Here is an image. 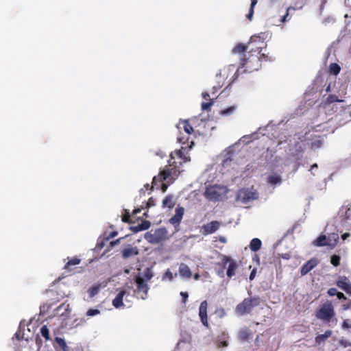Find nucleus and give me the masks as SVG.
Wrapping results in <instances>:
<instances>
[{
    "label": "nucleus",
    "instance_id": "1",
    "mask_svg": "<svg viewBox=\"0 0 351 351\" xmlns=\"http://www.w3.org/2000/svg\"><path fill=\"white\" fill-rule=\"evenodd\" d=\"M183 149L182 147V149L171 153L170 159L168 160L169 165L160 171L158 176L154 177L152 187L158 188L159 186L157 183L163 181L171 183L178 177L180 172L182 171L181 169L182 163L190 161V157L184 154Z\"/></svg>",
    "mask_w": 351,
    "mask_h": 351
},
{
    "label": "nucleus",
    "instance_id": "2",
    "mask_svg": "<svg viewBox=\"0 0 351 351\" xmlns=\"http://www.w3.org/2000/svg\"><path fill=\"white\" fill-rule=\"evenodd\" d=\"M262 48L263 47L260 46L257 47L256 49H252L250 53H256V54L254 55L252 53L250 54L247 58H243L234 76L237 77L240 73L258 71L261 66V59H263L265 61L273 60L271 58H269L268 56L264 53L261 54V56H258L261 52Z\"/></svg>",
    "mask_w": 351,
    "mask_h": 351
},
{
    "label": "nucleus",
    "instance_id": "3",
    "mask_svg": "<svg viewBox=\"0 0 351 351\" xmlns=\"http://www.w3.org/2000/svg\"><path fill=\"white\" fill-rule=\"evenodd\" d=\"M339 230L342 232L341 239L345 241L351 237V204L343 206L338 213Z\"/></svg>",
    "mask_w": 351,
    "mask_h": 351
},
{
    "label": "nucleus",
    "instance_id": "4",
    "mask_svg": "<svg viewBox=\"0 0 351 351\" xmlns=\"http://www.w3.org/2000/svg\"><path fill=\"white\" fill-rule=\"evenodd\" d=\"M227 191V188L224 186H209L206 189L204 196L212 202L221 201L226 198Z\"/></svg>",
    "mask_w": 351,
    "mask_h": 351
},
{
    "label": "nucleus",
    "instance_id": "5",
    "mask_svg": "<svg viewBox=\"0 0 351 351\" xmlns=\"http://www.w3.org/2000/svg\"><path fill=\"white\" fill-rule=\"evenodd\" d=\"M335 310L332 302L326 301L316 312V317L328 324V326H330V322L335 316Z\"/></svg>",
    "mask_w": 351,
    "mask_h": 351
},
{
    "label": "nucleus",
    "instance_id": "6",
    "mask_svg": "<svg viewBox=\"0 0 351 351\" xmlns=\"http://www.w3.org/2000/svg\"><path fill=\"white\" fill-rule=\"evenodd\" d=\"M261 303L258 296L245 298L235 308L236 313L239 315L250 313L254 307L258 306Z\"/></svg>",
    "mask_w": 351,
    "mask_h": 351
},
{
    "label": "nucleus",
    "instance_id": "7",
    "mask_svg": "<svg viewBox=\"0 0 351 351\" xmlns=\"http://www.w3.org/2000/svg\"><path fill=\"white\" fill-rule=\"evenodd\" d=\"M168 231L164 227L158 228L145 234L144 238L152 244H158L167 239Z\"/></svg>",
    "mask_w": 351,
    "mask_h": 351
},
{
    "label": "nucleus",
    "instance_id": "8",
    "mask_svg": "<svg viewBox=\"0 0 351 351\" xmlns=\"http://www.w3.org/2000/svg\"><path fill=\"white\" fill-rule=\"evenodd\" d=\"M132 289V286L125 285L119 291L115 298L112 300V305L116 308L125 306V305L123 304V298L125 297V301L128 302V297L130 296V291Z\"/></svg>",
    "mask_w": 351,
    "mask_h": 351
},
{
    "label": "nucleus",
    "instance_id": "9",
    "mask_svg": "<svg viewBox=\"0 0 351 351\" xmlns=\"http://www.w3.org/2000/svg\"><path fill=\"white\" fill-rule=\"evenodd\" d=\"M258 195L253 189H243L239 191L237 199L243 204H247L252 200L258 199Z\"/></svg>",
    "mask_w": 351,
    "mask_h": 351
},
{
    "label": "nucleus",
    "instance_id": "10",
    "mask_svg": "<svg viewBox=\"0 0 351 351\" xmlns=\"http://www.w3.org/2000/svg\"><path fill=\"white\" fill-rule=\"evenodd\" d=\"M228 263L229 264L227 269L226 275L228 278H230L235 275L236 271L238 269V264L235 261L232 260L230 257L223 256L221 259V265H223V267L225 268Z\"/></svg>",
    "mask_w": 351,
    "mask_h": 351
},
{
    "label": "nucleus",
    "instance_id": "11",
    "mask_svg": "<svg viewBox=\"0 0 351 351\" xmlns=\"http://www.w3.org/2000/svg\"><path fill=\"white\" fill-rule=\"evenodd\" d=\"M184 214V208L178 206L175 210V214L169 219V221L172 224L176 231L179 230V226Z\"/></svg>",
    "mask_w": 351,
    "mask_h": 351
},
{
    "label": "nucleus",
    "instance_id": "12",
    "mask_svg": "<svg viewBox=\"0 0 351 351\" xmlns=\"http://www.w3.org/2000/svg\"><path fill=\"white\" fill-rule=\"evenodd\" d=\"M136 283L137 287V293H143L141 295V298L143 300H145L147 298V295L149 290V287L145 280L141 277L138 276L136 278Z\"/></svg>",
    "mask_w": 351,
    "mask_h": 351
},
{
    "label": "nucleus",
    "instance_id": "13",
    "mask_svg": "<svg viewBox=\"0 0 351 351\" xmlns=\"http://www.w3.org/2000/svg\"><path fill=\"white\" fill-rule=\"evenodd\" d=\"M337 285L348 294L351 295V284L346 276H339L337 281Z\"/></svg>",
    "mask_w": 351,
    "mask_h": 351
},
{
    "label": "nucleus",
    "instance_id": "14",
    "mask_svg": "<svg viewBox=\"0 0 351 351\" xmlns=\"http://www.w3.org/2000/svg\"><path fill=\"white\" fill-rule=\"evenodd\" d=\"M208 303L206 300L202 302L199 308V316L203 325L208 326L207 317Z\"/></svg>",
    "mask_w": 351,
    "mask_h": 351
},
{
    "label": "nucleus",
    "instance_id": "15",
    "mask_svg": "<svg viewBox=\"0 0 351 351\" xmlns=\"http://www.w3.org/2000/svg\"><path fill=\"white\" fill-rule=\"evenodd\" d=\"M220 227V223L217 221H213L202 227L204 234H210L214 233Z\"/></svg>",
    "mask_w": 351,
    "mask_h": 351
},
{
    "label": "nucleus",
    "instance_id": "16",
    "mask_svg": "<svg viewBox=\"0 0 351 351\" xmlns=\"http://www.w3.org/2000/svg\"><path fill=\"white\" fill-rule=\"evenodd\" d=\"M122 257L124 259H127L131 256H136L139 254V250L137 247H133L131 245H128L122 250Z\"/></svg>",
    "mask_w": 351,
    "mask_h": 351
},
{
    "label": "nucleus",
    "instance_id": "17",
    "mask_svg": "<svg viewBox=\"0 0 351 351\" xmlns=\"http://www.w3.org/2000/svg\"><path fill=\"white\" fill-rule=\"evenodd\" d=\"M318 262L315 258H311L308 261H307L302 267H301V274L304 276L307 274L309 271H311L313 269H314Z\"/></svg>",
    "mask_w": 351,
    "mask_h": 351
},
{
    "label": "nucleus",
    "instance_id": "18",
    "mask_svg": "<svg viewBox=\"0 0 351 351\" xmlns=\"http://www.w3.org/2000/svg\"><path fill=\"white\" fill-rule=\"evenodd\" d=\"M179 275L181 278L184 279H189L192 276V272L191 269L188 265L184 263H181L179 265Z\"/></svg>",
    "mask_w": 351,
    "mask_h": 351
},
{
    "label": "nucleus",
    "instance_id": "19",
    "mask_svg": "<svg viewBox=\"0 0 351 351\" xmlns=\"http://www.w3.org/2000/svg\"><path fill=\"white\" fill-rule=\"evenodd\" d=\"M252 331L247 327H243L239 332V339L241 342H247L252 338Z\"/></svg>",
    "mask_w": 351,
    "mask_h": 351
},
{
    "label": "nucleus",
    "instance_id": "20",
    "mask_svg": "<svg viewBox=\"0 0 351 351\" xmlns=\"http://www.w3.org/2000/svg\"><path fill=\"white\" fill-rule=\"evenodd\" d=\"M229 339V335L226 332H222L220 335L217 337V346L219 348L227 347L228 345V339Z\"/></svg>",
    "mask_w": 351,
    "mask_h": 351
},
{
    "label": "nucleus",
    "instance_id": "21",
    "mask_svg": "<svg viewBox=\"0 0 351 351\" xmlns=\"http://www.w3.org/2000/svg\"><path fill=\"white\" fill-rule=\"evenodd\" d=\"M177 128L178 130L183 129L186 135H189L193 132V127L186 120L179 122V123L177 125Z\"/></svg>",
    "mask_w": 351,
    "mask_h": 351
},
{
    "label": "nucleus",
    "instance_id": "22",
    "mask_svg": "<svg viewBox=\"0 0 351 351\" xmlns=\"http://www.w3.org/2000/svg\"><path fill=\"white\" fill-rule=\"evenodd\" d=\"M332 333L330 330H326L324 334L319 335L315 337V342L318 344L325 342L332 335Z\"/></svg>",
    "mask_w": 351,
    "mask_h": 351
},
{
    "label": "nucleus",
    "instance_id": "23",
    "mask_svg": "<svg viewBox=\"0 0 351 351\" xmlns=\"http://www.w3.org/2000/svg\"><path fill=\"white\" fill-rule=\"evenodd\" d=\"M149 226H150V222L148 221H145L143 223H141V224H138V226L131 227L130 229L134 232H138L139 231L147 230L149 228Z\"/></svg>",
    "mask_w": 351,
    "mask_h": 351
},
{
    "label": "nucleus",
    "instance_id": "24",
    "mask_svg": "<svg viewBox=\"0 0 351 351\" xmlns=\"http://www.w3.org/2000/svg\"><path fill=\"white\" fill-rule=\"evenodd\" d=\"M175 205L173 196L171 195H167L162 201V207L172 208Z\"/></svg>",
    "mask_w": 351,
    "mask_h": 351
},
{
    "label": "nucleus",
    "instance_id": "25",
    "mask_svg": "<svg viewBox=\"0 0 351 351\" xmlns=\"http://www.w3.org/2000/svg\"><path fill=\"white\" fill-rule=\"evenodd\" d=\"M261 245V241L258 238H254L250 241V248L252 252H257L260 250Z\"/></svg>",
    "mask_w": 351,
    "mask_h": 351
},
{
    "label": "nucleus",
    "instance_id": "26",
    "mask_svg": "<svg viewBox=\"0 0 351 351\" xmlns=\"http://www.w3.org/2000/svg\"><path fill=\"white\" fill-rule=\"evenodd\" d=\"M281 182V177L277 174L269 175L267 178V183L271 185L280 184Z\"/></svg>",
    "mask_w": 351,
    "mask_h": 351
},
{
    "label": "nucleus",
    "instance_id": "27",
    "mask_svg": "<svg viewBox=\"0 0 351 351\" xmlns=\"http://www.w3.org/2000/svg\"><path fill=\"white\" fill-rule=\"evenodd\" d=\"M313 244L315 246H325V245H330V244L328 243L326 241V237L325 235H320L317 239H315Z\"/></svg>",
    "mask_w": 351,
    "mask_h": 351
},
{
    "label": "nucleus",
    "instance_id": "28",
    "mask_svg": "<svg viewBox=\"0 0 351 351\" xmlns=\"http://www.w3.org/2000/svg\"><path fill=\"white\" fill-rule=\"evenodd\" d=\"M341 71L340 66L337 63H331L329 66V71L330 74L337 76Z\"/></svg>",
    "mask_w": 351,
    "mask_h": 351
},
{
    "label": "nucleus",
    "instance_id": "29",
    "mask_svg": "<svg viewBox=\"0 0 351 351\" xmlns=\"http://www.w3.org/2000/svg\"><path fill=\"white\" fill-rule=\"evenodd\" d=\"M177 275H178L177 273H176L173 275V273L168 269L165 272L163 276H162V281H165V280L171 281L173 279L174 276H177Z\"/></svg>",
    "mask_w": 351,
    "mask_h": 351
},
{
    "label": "nucleus",
    "instance_id": "30",
    "mask_svg": "<svg viewBox=\"0 0 351 351\" xmlns=\"http://www.w3.org/2000/svg\"><path fill=\"white\" fill-rule=\"evenodd\" d=\"M264 34H261V35L256 36L254 35L250 38L249 44L252 43H261V44L263 45V38Z\"/></svg>",
    "mask_w": 351,
    "mask_h": 351
},
{
    "label": "nucleus",
    "instance_id": "31",
    "mask_svg": "<svg viewBox=\"0 0 351 351\" xmlns=\"http://www.w3.org/2000/svg\"><path fill=\"white\" fill-rule=\"evenodd\" d=\"M56 341L61 347L63 351H68L69 348L66 346V341L61 337H56Z\"/></svg>",
    "mask_w": 351,
    "mask_h": 351
},
{
    "label": "nucleus",
    "instance_id": "32",
    "mask_svg": "<svg viewBox=\"0 0 351 351\" xmlns=\"http://www.w3.org/2000/svg\"><path fill=\"white\" fill-rule=\"evenodd\" d=\"M326 101H327L328 104H332V103H334V102L341 103V102H343L344 100L339 99L337 95H330L327 97Z\"/></svg>",
    "mask_w": 351,
    "mask_h": 351
},
{
    "label": "nucleus",
    "instance_id": "33",
    "mask_svg": "<svg viewBox=\"0 0 351 351\" xmlns=\"http://www.w3.org/2000/svg\"><path fill=\"white\" fill-rule=\"evenodd\" d=\"M248 46L243 45L242 44H238L233 49L232 53H243L246 51Z\"/></svg>",
    "mask_w": 351,
    "mask_h": 351
},
{
    "label": "nucleus",
    "instance_id": "34",
    "mask_svg": "<svg viewBox=\"0 0 351 351\" xmlns=\"http://www.w3.org/2000/svg\"><path fill=\"white\" fill-rule=\"evenodd\" d=\"M257 3V0H251V5L249 10V13L247 15V18L251 21L254 14V8Z\"/></svg>",
    "mask_w": 351,
    "mask_h": 351
},
{
    "label": "nucleus",
    "instance_id": "35",
    "mask_svg": "<svg viewBox=\"0 0 351 351\" xmlns=\"http://www.w3.org/2000/svg\"><path fill=\"white\" fill-rule=\"evenodd\" d=\"M153 277V272L150 268H146L143 273L145 282L149 281Z\"/></svg>",
    "mask_w": 351,
    "mask_h": 351
},
{
    "label": "nucleus",
    "instance_id": "36",
    "mask_svg": "<svg viewBox=\"0 0 351 351\" xmlns=\"http://www.w3.org/2000/svg\"><path fill=\"white\" fill-rule=\"evenodd\" d=\"M236 110L235 106H230L220 111V114L223 116H228L232 114Z\"/></svg>",
    "mask_w": 351,
    "mask_h": 351
},
{
    "label": "nucleus",
    "instance_id": "37",
    "mask_svg": "<svg viewBox=\"0 0 351 351\" xmlns=\"http://www.w3.org/2000/svg\"><path fill=\"white\" fill-rule=\"evenodd\" d=\"M99 285H95V286L91 287L88 290L90 297L93 298L95 295H96L99 293Z\"/></svg>",
    "mask_w": 351,
    "mask_h": 351
},
{
    "label": "nucleus",
    "instance_id": "38",
    "mask_svg": "<svg viewBox=\"0 0 351 351\" xmlns=\"http://www.w3.org/2000/svg\"><path fill=\"white\" fill-rule=\"evenodd\" d=\"M40 333L46 340L49 339V331L47 326L44 325L40 328Z\"/></svg>",
    "mask_w": 351,
    "mask_h": 351
},
{
    "label": "nucleus",
    "instance_id": "39",
    "mask_svg": "<svg viewBox=\"0 0 351 351\" xmlns=\"http://www.w3.org/2000/svg\"><path fill=\"white\" fill-rule=\"evenodd\" d=\"M80 263V259L77 258H73L71 260L69 261L68 263L65 265L64 267L66 269L69 268L71 265H76Z\"/></svg>",
    "mask_w": 351,
    "mask_h": 351
},
{
    "label": "nucleus",
    "instance_id": "40",
    "mask_svg": "<svg viewBox=\"0 0 351 351\" xmlns=\"http://www.w3.org/2000/svg\"><path fill=\"white\" fill-rule=\"evenodd\" d=\"M340 256L338 255H332L330 258V263L334 266L337 267L340 263Z\"/></svg>",
    "mask_w": 351,
    "mask_h": 351
},
{
    "label": "nucleus",
    "instance_id": "41",
    "mask_svg": "<svg viewBox=\"0 0 351 351\" xmlns=\"http://www.w3.org/2000/svg\"><path fill=\"white\" fill-rule=\"evenodd\" d=\"M323 145V141L322 139H316L311 143V147L313 149L320 148Z\"/></svg>",
    "mask_w": 351,
    "mask_h": 351
},
{
    "label": "nucleus",
    "instance_id": "42",
    "mask_svg": "<svg viewBox=\"0 0 351 351\" xmlns=\"http://www.w3.org/2000/svg\"><path fill=\"white\" fill-rule=\"evenodd\" d=\"M99 313H100L99 310L90 308L87 311V312L86 313V315L88 316V317H93V316L97 315Z\"/></svg>",
    "mask_w": 351,
    "mask_h": 351
},
{
    "label": "nucleus",
    "instance_id": "43",
    "mask_svg": "<svg viewBox=\"0 0 351 351\" xmlns=\"http://www.w3.org/2000/svg\"><path fill=\"white\" fill-rule=\"evenodd\" d=\"M189 135H186V136L182 135L181 133L178 136L177 140L180 143L185 144L188 140H189Z\"/></svg>",
    "mask_w": 351,
    "mask_h": 351
},
{
    "label": "nucleus",
    "instance_id": "44",
    "mask_svg": "<svg viewBox=\"0 0 351 351\" xmlns=\"http://www.w3.org/2000/svg\"><path fill=\"white\" fill-rule=\"evenodd\" d=\"M213 101L210 100L209 102H203L202 104V110H208L213 105Z\"/></svg>",
    "mask_w": 351,
    "mask_h": 351
},
{
    "label": "nucleus",
    "instance_id": "45",
    "mask_svg": "<svg viewBox=\"0 0 351 351\" xmlns=\"http://www.w3.org/2000/svg\"><path fill=\"white\" fill-rule=\"evenodd\" d=\"M291 10H294L295 9H294L293 8H288L287 9V13H286V14H285L284 16H282L281 17V19H280V22L284 23V22H285V21H287V16H288V15H289V12Z\"/></svg>",
    "mask_w": 351,
    "mask_h": 351
},
{
    "label": "nucleus",
    "instance_id": "46",
    "mask_svg": "<svg viewBox=\"0 0 351 351\" xmlns=\"http://www.w3.org/2000/svg\"><path fill=\"white\" fill-rule=\"evenodd\" d=\"M155 204H156V201L153 197H150L146 204L147 208L154 206H155Z\"/></svg>",
    "mask_w": 351,
    "mask_h": 351
},
{
    "label": "nucleus",
    "instance_id": "47",
    "mask_svg": "<svg viewBox=\"0 0 351 351\" xmlns=\"http://www.w3.org/2000/svg\"><path fill=\"white\" fill-rule=\"evenodd\" d=\"M337 289L336 288H330L328 290V294L330 296H334L337 295Z\"/></svg>",
    "mask_w": 351,
    "mask_h": 351
},
{
    "label": "nucleus",
    "instance_id": "48",
    "mask_svg": "<svg viewBox=\"0 0 351 351\" xmlns=\"http://www.w3.org/2000/svg\"><path fill=\"white\" fill-rule=\"evenodd\" d=\"M21 326H22V323L21 322L20 323V325H19V330L18 331L15 333V337L20 340L21 339L23 338V336L21 335Z\"/></svg>",
    "mask_w": 351,
    "mask_h": 351
},
{
    "label": "nucleus",
    "instance_id": "49",
    "mask_svg": "<svg viewBox=\"0 0 351 351\" xmlns=\"http://www.w3.org/2000/svg\"><path fill=\"white\" fill-rule=\"evenodd\" d=\"M339 343L344 348L351 346V343L348 340H341Z\"/></svg>",
    "mask_w": 351,
    "mask_h": 351
},
{
    "label": "nucleus",
    "instance_id": "50",
    "mask_svg": "<svg viewBox=\"0 0 351 351\" xmlns=\"http://www.w3.org/2000/svg\"><path fill=\"white\" fill-rule=\"evenodd\" d=\"M180 295L182 298V302L186 303L189 297L188 293L186 292H181Z\"/></svg>",
    "mask_w": 351,
    "mask_h": 351
},
{
    "label": "nucleus",
    "instance_id": "51",
    "mask_svg": "<svg viewBox=\"0 0 351 351\" xmlns=\"http://www.w3.org/2000/svg\"><path fill=\"white\" fill-rule=\"evenodd\" d=\"M351 325L348 324V320H344L342 324V328H350Z\"/></svg>",
    "mask_w": 351,
    "mask_h": 351
},
{
    "label": "nucleus",
    "instance_id": "52",
    "mask_svg": "<svg viewBox=\"0 0 351 351\" xmlns=\"http://www.w3.org/2000/svg\"><path fill=\"white\" fill-rule=\"evenodd\" d=\"M337 296L339 300H346V296L342 293L338 292Z\"/></svg>",
    "mask_w": 351,
    "mask_h": 351
},
{
    "label": "nucleus",
    "instance_id": "53",
    "mask_svg": "<svg viewBox=\"0 0 351 351\" xmlns=\"http://www.w3.org/2000/svg\"><path fill=\"white\" fill-rule=\"evenodd\" d=\"M219 316L220 317H223V316H224L226 315V312H225L223 308H220L219 310Z\"/></svg>",
    "mask_w": 351,
    "mask_h": 351
},
{
    "label": "nucleus",
    "instance_id": "54",
    "mask_svg": "<svg viewBox=\"0 0 351 351\" xmlns=\"http://www.w3.org/2000/svg\"><path fill=\"white\" fill-rule=\"evenodd\" d=\"M223 269H224V268L223 267V269H222L221 270H219V271H217V274H218V276H220V277H223V276H224V271H223Z\"/></svg>",
    "mask_w": 351,
    "mask_h": 351
},
{
    "label": "nucleus",
    "instance_id": "55",
    "mask_svg": "<svg viewBox=\"0 0 351 351\" xmlns=\"http://www.w3.org/2000/svg\"><path fill=\"white\" fill-rule=\"evenodd\" d=\"M86 323V321L84 319L82 318L79 319V322L77 323L76 325H84Z\"/></svg>",
    "mask_w": 351,
    "mask_h": 351
},
{
    "label": "nucleus",
    "instance_id": "56",
    "mask_svg": "<svg viewBox=\"0 0 351 351\" xmlns=\"http://www.w3.org/2000/svg\"><path fill=\"white\" fill-rule=\"evenodd\" d=\"M255 276V271L253 270L250 275V280H252Z\"/></svg>",
    "mask_w": 351,
    "mask_h": 351
},
{
    "label": "nucleus",
    "instance_id": "57",
    "mask_svg": "<svg viewBox=\"0 0 351 351\" xmlns=\"http://www.w3.org/2000/svg\"><path fill=\"white\" fill-rule=\"evenodd\" d=\"M331 236L334 239V240H335V243L334 244H335L337 241V239H339V237H338V235L337 234H332Z\"/></svg>",
    "mask_w": 351,
    "mask_h": 351
},
{
    "label": "nucleus",
    "instance_id": "58",
    "mask_svg": "<svg viewBox=\"0 0 351 351\" xmlns=\"http://www.w3.org/2000/svg\"><path fill=\"white\" fill-rule=\"evenodd\" d=\"M282 258L284 259H289L290 255L289 254H284L282 255Z\"/></svg>",
    "mask_w": 351,
    "mask_h": 351
},
{
    "label": "nucleus",
    "instance_id": "59",
    "mask_svg": "<svg viewBox=\"0 0 351 351\" xmlns=\"http://www.w3.org/2000/svg\"><path fill=\"white\" fill-rule=\"evenodd\" d=\"M219 241L225 243L226 242V239L224 237H220L219 239Z\"/></svg>",
    "mask_w": 351,
    "mask_h": 351
},
{
    "label": "nucleus",
    "instance_id": "60",
    "mask_svg": "<svg viewBox=\"0 0 351 351\" xmlns=\"http://www.w3.org/2000/svg\"><path fill=\"white\" fill-rule=\"evenodd\" d=\"M202 97L204 99H207L208 97H209V94L207 92L203 93Z\"/></svg>",
    "mask_w": 351,
    "mask_h": 351
},
{
    "label": "nucleus",
    "instance_id": "61",
    "mask_svg": "<svg viewBox=\"0 0 351 351\" xmlns=\"http://www.w3.org/2000/svg\"><path fill=\"white\" fill-rule=\"evenodd\" d=\"M156 155L159 156L160 158H163L165 156V154H164L162 152H157Z\"/></svg>",
    "mask_w": 351,
    "mask_h": 351
},
{
    "label": "nucleus",
    "instance_id": "62",
    "mask_svg": "<svg viewBox=\"0 0 351 351\" xmlns=\"http://www.w3.org/2000/svg\"><path fill=\"white\" fill-rule=\"evenodd\" d=\"M317 164L315 163L311 166L310 171H313L314 169H317Z\"/></svg>",
    "mask_w": 351,
    "mask_h": 351
},
{
    "label": "nucleus",
    "instance_id": "63",
    "mask_svg": "<svg viewBox=\"0 0 351 351\" xmlns=\"http://www.w3.org/2000/svg\"><path fill=\"white\" fill-rule=\"evenodd\" d=\"M120 239H117V240H116V241H112V242H111V245H114L118 244V243H119V241H120Z\"/></svg>",
    "mask_w": 351,
    "mask_h": 351
},
{
    "label": "nucleus",
    "instance_id": "64",
    "mask_svg": "<svg viewBox=\"0 0 351 351\" xmlns=\"http://www.w3.org/2000/svg\"><path fill=\"white\" fill-rule=\"evenodd\" d=\"M117 234V232H112L110 233V237L111 238H112V237H115Z\"/></svg>",
    "mask_w": 351,
    "mask_h": 351
}]
</instances>
